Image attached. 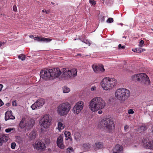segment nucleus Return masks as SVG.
<instances>
[{
	"label": "nucleus",
	"mask_w": 153,
	"mask_h": 153,
	"mask_svg": "<svg viewBox=\"0 0 153 153\" xmlns=\"http://www.w3.org/2000/svg\"><path fill=\"white\" fill-rule=\"evenodd\" d=\"M120 152H113V153H120Z\"/></svg>",
	"instance_id": "nucleus-64"
},
{
	"label": "nucleus",
	"mask_w": 153,
	"mask_h": 153,
	"mask_svg": "<svg viewBox=\"0 0 153 153\" xmlns=\"http://www.w3.org/2000/svg\"><path fill=\"white\" fill-rule=\"evenodd\" d=\"M113 19L112 18H109L107 20V22L108 23H111L113 22Z\"/></svg>",
	"instance_id": "nucleus-32"
},
{
	"label": "nucleus",
	"mask_w": 153,
	"mask_h": 153,
	"mask_svg": "<svg viewBox=\"0 0 153 153\" xmlns=\"http://www.w3.org/2000/svg\"><path fill=\"white\" fill-rule=\"evenodd\" d=\"M100 124L108 132H110L112 130L114 124L113 121L109 118H106L101 121Z\"/></svg>",
	"instance_id": "nucleus-7"
},
{
	"label": "nucleus",
	"mask_w": 153,
	"mask_h": 153,
	"mask_svg": "<svg viewBox=\"0 0 153 153\" xmlns=\"http://www.w3.org/2000/svg\"><path fill=\"white\" fill-rule=\"evenodd\" d=\"M84 106V102L82 101H79L77 102L74 106L73 111L76 114H78L83 109Z\"/></svg>",
	"instance_id": "nucleus-9"
},
{
	"label": "nucleus",
	"mask_w": 153,
	"mask_h": 153,
	"mask_svg": "<svg viewBox=\"0 0 153 153\" xmlns=\"http://www.w3.org/2000/svg\"><path fill=\"white\" fill-rule=\"evenodd\" d=\"M117 83V81L114 78L105 77L101 81L100 85L104 90L107 91L112 89Z\"/></svg>",
	"instance_id": "nucleus-4"
},
{
	"label": "nucleus",
	"mask_w": 153,
	"mask_h": 153,
	"mask_svg": "<svg viewBox=\"0 0 153 153\" xmlns=\"http://www.w3.org/2000/svg\"><path fill=\"white\" fill-rule=\"evenodd\" d=\"M123 150V146L118 144L116 145L113 149V152H120Z\"/></svg>",
	"instance_id": "nucleus-17"
},
{
	"label": "nucleus",
	"mask_w": 153,
	"mask_h": 153,
	"mask_svg": "<svg viewBox=\"0 0 153 153\" xmlns=\"http://www.w3.org/2000/svg\"><path fill=\"white\" fill-rule=\"evenodd\" d=\"M138 77V74H135L131 76V78L133 80L137 81V78Z\"/></svg>",
	"instance_id": "nucleus-27"
},
{
	"label": "nucleus",
	"mask_w": 153,
	"mask_h": 153,
	"mask_svg": "<svg viewBox=\"0 0 153 153\" xmlns=\"http://www.w3.org/2000/svg\"><path fill=\"white\" fill-rule=\"evenodd\" d=\"M51 4H54V3H53V2H51Z\"/></svg>",
	"instance_id": "nucleus-60"
},
{
	"label": "nucleus",
	"mask_w": 153,
	"mask_h": 153,
	"mask_svg": "<svg viewBox=\"0 0 153 153\" xmlns=\"http://www.w3.org/2000/svg\"><path fill=\"white\" fill-rule=\"evenodd\" d=\"M34 123L35 121L32 119L23 118L19 123V126L21 128L26 127L27 129H30L33 127Z\"/></svg>",
	"instance_id": "nucleus-6"
},
{
	"label": "nucleus",
	"mask_w": 153,
	"mask_h": 153,
	"mask_svg": "<svg viewBox=\"0 0 153 153\" xmlns=\"http://www.w3.org/2000/svg\"><path fill=\"white\" fill-rule=\"evenodd\" d=\"M123 38H125L126 39V37L124 36H123Z\"/></svg>",
	"instance_id": "nucleus-59"
},
{
	"label": "nucleus",
	"mask_w": 153,
	"mask_h": 153,
	"mask_svg": "<svg viewBox=\"0 0 153 153\" xmlns=\"http://www.w3.org/2000/svg\"><path fill=\"white\" fill-rule=\"evenodd\" d=\"M15 130V128H8L6 129L5 131L7 133H9L10 132L12 131H13Z\"/></svg>",
	"instance_id": "nucleus-30"
},
{
	"label": "nucleus",
	"mask_w": 153,
	"mask_h": 153,
	"mask_svg": "<svg viewBox=\"0 0 153 153\" xmlns=\"http://www.w3.org/2000/svg\"><path fill=\"white\" fill-rule=\"evenodd\" d=\"M15 119V117L12 115V114L9 117V119L14 120Z\"/></svg>",
	"instance_id": "nucleus-43"
},
{
	"label": "nucleus",
	"mask_w": 153,
	"mask_h": 153,
	"mask_svg": "<svg viewBox=\"0 0 153 153\" xmlns=\"http://www.w3.org/2000/svg\"><path fill=\"white\" fill-rule=\"evenodd\" d=\"M92 68L94 71L96 73L100 72H103L105 71V69L102 65H93L92 66Z\"/></svg>",
	"instance_id": "nucleus-15"
},
{
	"label": "nucleus",
	"mask_w": 153,
	"mask_h": 153,
	"mask_svg": "<svg viewBox=\"0 0 153 153\" xmlns=\"http://www.w3.org/2000/svg\"><path fill=\"white\" fill-rule=\"evenodd\" d=\"M69 137L68 136H66L65 137V140H68V139H69Z\"/></svg>",
	"instance_id": "nucleus-50"
},
{
	"label": "nucleus",
	"mask_w": 153,
	"mask_h": 153,
	"mask_svg": "<svg viewBox=\"0 0 153 153\" xmlns=\"http://www.w3.org/2000/svg\"><path fill=\"white\" fill-rule=\"evenodd\" d=\"M96 87L94 86H92L91 87V91H95L96 90Z\"/></svg>",
	"instance_id": "nucleus-40"
},
{
	"label": "nucleus",
	"mask_w": 153,
	"mask_h": 153,
	"mask_svg": "<svg viewBox=\"0 0 153 153\" xmlns=\"http://www.w3.org/2000/svg\"><path fill=\"white\" fill-rule=\"evenodd\" d=\"M118 25H121L122 26H123V24L122 23H120L119 24H118Z\"/></svg>",
	"instance_id": "nucleus-57"
},
{
	"label": "nucleus",
	"mask_w": 153,
	"mask_h": 153,
	"mask_svg": "<svg viewBox=\"0 0 153 153\" xmlns=\"http://www.w3.org/2000/svg\"><path fill=\"white\" fill-rule=\"evenodd\" d=\"M144 43V41L143 40H141L139 42V46L140 47H142L143 46Z\"/></svg>",
	"instance_id": "nucleus-36"
},
{
	"label": "nucleus",
	"mask_w": 153,
	"mask_h": 153,
	"mask_svg": "<svg viewBox=\"0 0 153 153\" xmlns=\"http://www.w3.org/2000/svg\"><path fill=\"white\" fill-rule=\"evenodd\" d=\"M79 40H80L82 42V40H83L81 38H79Z\"/></svg>",
	"instance_id": "nucleus-58"
},
{
	"label": "nucleus",
	"mask_w": 153,
	"mask_h": 153,
	"mask_svg": "<svg viewBox=\"0 0 153 153\" xmlns=\"http://www.w3.org/2000/svg\"><path fill=\"white\" fill-rule=\"evenodd\" d=\"M51 120L49 115L46 114L42 117L39 121V125L42 128H47L50 126Z\"/></svg>",
	"instance_id": "nucleus-8"
},
{
	"label": "nucleus",
	"mask_w": 153,
	"mask_h": 153,
	"mask_svg": "<svg viewBox=\"0 0 153 153\" xmlns=\"http://www.w3.org/2000/svg\"><path fill=\"white\" fill-rule=\"evenodd\" d=\"M6 105L7 106H9L10 104L9 103H7L6 104Z\"/></svg>",
	"instance_id": "nucleus-55"
},
{
	"label": "nucleus",
	"mask_w": 153,
	"mask_h": 153,
	"mask_svg": "<svg viewBox=\"0 0 153 153\" xmlns=\"http://www.w3.org/2000/svg\"><path fill=\"white\" fill-rule=\"evenodd\" d=\"M98 113L99 114H101L102 113V111L101 110H100L98 111Z\"/></svg>",
	"instance_id": "nucleus-49"
},
{
	"label": "nucleus",
	"mask_w": 153,
	"mask_h": 153,
	"mask_svg": "<svg viewBox=\"0 0 153 153\" xmlns=\"http://www.w3.org/2000/svg\"><path fill=\"white\" fill-rule=\"evenodd\" d=\"M128 126L127 125H125L124 127V129L125 131H128Z\"/></svg>",
	"instance_id": "nucleus-39"
},
{
	"label": "nucleus",
	"mask_w": 153,
	"mask_h": 153,
	"mask_svg": "<svg viewBox=\"0 0 153 153\" xmlns=\"http://www.w3.org/2000/svg\"><path fill=\"white\" fill-rule=\"evenodd\" d=\"M146 129L147 128L146 127L144 126H141L139 128V130L140 131V132H144Z\"/></svg>",
	"instance_id": "nucleus-25"
},
{
	"label": "nucleus",
	"mask_w": 153,
	"mask_h": 153,
	"mask_svg": "<svg viewBox=\"0 0 153 153\" xmlns=\"http://www.w3.org/2000/svg\"><path fill=\"white\" fill-rule=\"evenodd\" d=\"M105 106L106 103L103 99L100 97H96L89 102V107L91 111L94 112L103 109Z\"/></svg>",
	"instance_id": "nucleus-2"
},
{
	"label": "nucleus",
	"mask_w": 153,
	"mask_h": 153,
	"mask_svg": "<svg viewBox=\"0 0 153 153\" xmlns=\"http://www.w3.org/2000/svg\"><path fill=\"white\" fill-rule=\"evenodd\" d=\"M125 46H122L121 44H119L118 45V48L119 49H123L125 48Z\"/></svg>",
	"instance_id": "nucleus-38"
},
{
	"label": "nucleus",
	"mask_w": 153,
	"mask_h": 153,
	"mask_svg": "<svg viewBox=\"0 0 153 153\" xmlns=\"http://www.w3.org/2000/svg\"><path fill=\"white\" fill-rule=\"evenodd\" d=\"M33 146L35 149L40 151L43 150L45 148L44 143L40 141H36L34 144H33Z\"/></svg>",
	"instance_id": "nucleus-12"
},
{
	"label": "nucleus",
	"mask_w": 153,
	"mask_h": 153,
	"mask_svg": "<svg viewBox=\"0 0 153 153\" xmlns=\"http://www.w3.org/2000/svg\"><path fill=\"white\" fill-rule=\"evenodd\" d=\"M81 54H78V55H81Z\"/></svg>",
	"instance_id": "nucleus-63"
},
{
	"label": "nucleus",
	"mask_w": 153,
	"mask_h": 153,
	"mask_svg": "<svg viewBox=\"0 0 153 153\" xmlns=\"http://www.w3.org/2000/svg\"><path fill=\"white\" fill-rule=\"evenodd\" d=\"M63 92L64 93H68L70 91V89L67 86H65L63 88Z\"/></svg>",
	"instance_id": "nucleus-23"
},
{
	"label": "nucleus",
	"mask_w": 153,
	"mask_h": 153,
	"mask_svg": "<svg viewBox=\"0 0 153 153\" xmlns=\"http://www.w3.org/2000/svg\"><path fill=\"white\" fill-rule=\"evenodd\" d=\"M57 145L58 147L62 149H64L65 146L64 145L63 141V136L60 135L58 137L56 141Z\"/></svg>",
	"instance_id": "nucleus-16"
},
{
	"label": "nucleus",
	"mask_w": 153,
	"mask_h": 153,
	"mask_svg": "<svg viewBox=\"0 0 153 153\" xmlns=\"http://www.w3.org/2000/svg\"><path fill=\"white\" fill-rule=\"evenodd\" d=\"M152 132H153V128H152Z\"/></svg>",
	"instance_id": "nucleus-61"
},
{
	"label": "nucleus",
	"mask_w": 153,
	"mask_h": 153,
	"mask_svg": "<svg viewBox=\"0 0 153 153\" xmlns=\"http://www.w3.org/2000/svg\"><path fill=\"white\" fill-rule=\"evenodd\" d=\"M142 143L144 147L147 149H153L152 142L147 138H143L142 140Z\"/></svg>",
	"instance_id": "nucleus-13"
},
{
	"label": "nucleus",
	"mask_w": 153,
	"mask_h": 153,
	"mask_svg": "<svg viewBox=\"0 0 153 153\" xmlns=\"http://www.w3.org/2000/svg\"><path fill=\"white\" fill-rule=\"evenodd\" d=\"M65 132H66L67 134L68 135V137H70L71 136V133L69 132V131H66Z\"/></svg>",
	"instance_id": "nucleus-46"
},
{
	"label": "nucleus",
	"mask_w": 153,
	"mask_h": 153,
	"mask_svg": "<svg viewBox=\"0 0 153 153\" xmlns=\"http://www.w3.org/2000/svg\"><path fill=\"white\" fill-rule=\"evenodd\" d=\"M18 58L19 59L23 61L25 59V56L24 54H22L18 56Z\"/></svg>",
	"instance_id": "nucleus-26"
},
{
	"label": "nucleus",
	"mask_w": 153,
	"mask_h": 153,
	"mask_svg": "<svg viewBox=\"0 0 153 153\" xmlns=\"http://www.w3.org/2000/svg\"><path fill=\"white\" fill-rule=\"evenodd\" d=\"M89 3L91 4L94 5L96 4V2L94 0H89Z\"/></svg>",
	"instance_id": "nucleus-33"
},
{
	"label": "nucleus",
	"mask_w": 153,
	"mask_h": 153,
	"mask_svg": "<svg viewBox=\"0 0 153 153\" xmlns=\"http://www.w3.org/2000/svg\"><path fill=\"white\" fill-rule=\"evenodd\" d=\"M29 37L32 39L34 38V40L38 42H48L51 41L52 39L50 38H46L42 37H37L34 38V36L32 35H30Z\"/></svg>",
	"instance_id": "nucleus-14"
},
{
	"label": "nucleus",
	"mask_w": 153,
	"mask_h": 153,
	"mask_svg": "<svg viewBox=\"0 0 153 153\" xmlns=\"http://www.w3.org/2000/svg\"><path fill=\"white\" fill-rule=\"evenodd\" d=\"M1 125H0V131L1 130Z\"/></svg>",
	"instance_id": "nucleus-62"
},
{
	"label": "nucleus",
	"mask_w": 153,
	"mask_h": 153,
	"mask_svg": "<svg viewBox=\"0 0 153 153\" xmlns=\"http://www.w3.org/2000/svg\"><path fill=\"white\" fill-rule=\"evenodd\" d=\"M143 49L140 48H135V51L137 53H140L143 52Z\"/></svg>",
	"instance_id": "nucleus-31"
},
{
	"label": "nucleus",
	"mask_w": 153,
	"mask_h": 153,
	"mask_svg": "<svg viewBox=\"0 0 153 153\" xmlns=\"http://www.w3.org/2000/svg\"><path fill=\"white\" fill-rule=\"evenodd\" d=\"M128 113L129 114H133L134 113V112L132 109H130L128 111Z\"/></svg>",
	"instance_id": "nucleus-37"
},
{
	"label": "nucleus",
	"mask_w": 153,
	"mask_h": 153,
	"mask_svg": "<svg viewBox=\"0 0 153 153\" xmlns=\"http://www.w3.org/2000/svg\"><path fill=\"white\" fill-rule=\"evenodd\" d=\"M77 70L76 68L70 70L68 68H63L61 71L58 68L42 70L40 74L41 78L47 80L51 77L55 78L58 77L61 74L63 77L67 79L73 78L77 76Z\"/></svg>",
	"instance_id": "nucleus-1"
},
{
	"label": "nucleus",
	"mask_w": 153,
	"mask_h": 153,
	"mask_svg": "<svg viewBox=\"0 0 153 153\" xmlns=\"http://www.w3.org/2000/svg\"><path fill=\"white\" fill-rule=\"evenodd\" d=\"M132 51H134V52H136V51H135V49H132Z\"/></svg>",
	"instance_id": "nucleus-56"
},
{
	"label": "nucleus",
	"mask_w": 153,
	"mask_h": 153,
	"mask_svg": "<svg viewBox=\"0 0 153 153\" xmlns=\"http://www.w3.org/2000/svg\"><path fill=\"white\" fill-rule=\"evenodd\" d=\"M67 151L69 153H70L74 151V149L71 147H70L67 149Z\"/></svg>",
	"instance_id": "nucleus-28"
},
{
	"label": "nucleus",
	"mask_w": 153,
	"mask_h": 153,
	"mask_svg": "<svg viewBox=\"0 0 153 153\" xmlns=\"http://www.w3.org/2000/svg\"><path fill=\"white\" fill-rule=\"evenodd\" d=\"M65 137H66V136H68V135L67 134L66 132H65Z\"/></svg>",
	"instance_id": "nucleus-52"
},
{
	"label": "nucleus",
	"mask_w": 153,
	"mask_h": 153,
	"mask_svg": "<svg viewBox=\"0 0 153 153\" xmlns=\"http://www.w3.org/2000/svg\"><path fill=\"white\" fill-rule=\"evenodd\" d=\"M130 96V91L126 88H123L117 89L115 93V97L121 103L124 102Z\"/></svg>",
	"instance_id": "nucleus-3"
},
{
	"label": "nucleus",
	"mask_w": 153,
	"mask_h": 153,
	"mask_svg": "<svg viewBox=\"0 0 153 153\" xmlns=\"http://www.w3.org/2000/svg\"><path fill=\"white\" fill-rule=\"evenodd\" d=\"M42 12L43 13L46 12L47 13H48L46 10H42Z\"/></svg>",
	"instance_id": "nucleus-51"
},
{
	"label": "nucleus",
	"mask_w": 153,
	"mask_h": 153,
	"mask_svg": "<svg viewBox=\"0 0 153 153\" xmlns=\"http://www.w3.org/2000/svg\"><path fill=\"white\" fill-rule=\"evenodd\" d=\"M12 105L13 106L16 105V101H13L12 102Z\"/></svg>",
	"instance_id": "nucleus-44"
},
{
	"label": "nucleus",
	"mask_w": 153,
	"mask_h": 153,
	"mask_svg": "<svg viewBox=\"0 0 153 153\" xmlns=\"http://www.w3.org/2000/svg\"><path fill=\"white\" fill-rule=\"evenodd\" d=\"M3 87V85L2 84H0V91L1 90L2 88Z\"/></svg>",
	"instance_id": "nucleus-48"
},
{
	"label": "nucleus",
	"mask_w": 153,
	"mask_h": 153,
	"mask_svg": "<svg viewBox=\"0 0 153 153\" xmlns=\"http://www.w3.org/2000/svg\"><path fill=\"white\" fill-rule=\"evenodd\" d=\"M74 137L75 139L77 141L79 140L80 137L81 135L78 132H76L74 133Z\"/></svg>",
	"instance_id": "nucleus-21"
},
{
	"label": "nucleus",
	"mask_w": 153,
	"mask_h": 153,
	"mask_svg": "<svg viewBox=\"0 0 153 153\" xmlns=\"http://www.w3.org/2000/svg\"><path fill=\"white\" fill-rule=\"evenodd\" d=\"M69 139L71 140H72V138H71V137L70 136V137H69Z\"/></svg>",
	"instance_id": "nucleus-53"
},
{
	"label": "nucleus",
	"mask_w": 153,
	"mask_h": 153,
	"mask_svg": "<svg viewBox=\"0 0 153 153\" xmlns=\"http://www.w3.org/2000/svg\"><path fill=\"white\" fill-rule=\"evenodd\" d=\"M36 134L34 131L31 132L29 134V137L31 139H33L35 138Z\"/></svg>",
	"instance_id": "nucleus-24"
},
{
	"label": "nucleus",
	"mask_w": 153,
	"mask_h": 153,
	"mask_svg": "<svg viewBox=\"0 0 153 153\" xmlns=\"http://www.w3.org/2000/svg\"><path fill=\"white\" fill-rule=\"evenodd\" d=\"M3 43L1 42L0 43V47H1Z\"/></svg>",
	"instance_id": "nucleus-54"
},
{
	"label": "nucleus",
	"mask_w": 153,
	"mask_h": 153,
	"mask_svg": "<svg viewBox=\"0 0 153 153\" xmlns=\"http://www.w3.org/2000/svg\"><path fill=\"white\" fill-rule=\"evenodd\" d=\"M95 149H101L103 147V143L102 142H97L95 143L94 145Z\"/></svg>",
	"instance_id": "nucleus-18"
},
{
	"label": "nucleus",
	"mask_w": 153,
	"mask_h": 153,
	"mask_svg": "<svg viewBox=\"0 0 153 153\" xmlns=\"http://www.w3.org/2000/svg\"><path fill=\"white\" fill-rule=\"evenodd\" d=\"M71 108L70 104L67 102L59 105L57 108V111L59 115L64 116L68 114Z\"/></svg>",
	"instance_id": "nucleus-5"
},
{
	"label": "nucleus",
	"mask_w": 153,
	"mask_h": 153,
	"mask_svg": "<svg viewBox=\"0 0 153 153\" xmlns=\"http://www.w3.org/2000/svg\"><path fill=\"white\" fill-rule=\"evenodd\" d=\"M83 146L86 149H89L90 148V145L89 143H85L83 144Z\"/></svg>",
	"instance_id": "nucleus-29"
},
{
	"label": "nucleus",
	"mask_w": 153,
	"mask_h": 153,
	"mask_svg": "<svg viewBox=\"0 0 153 153\" xmlns=\"http://www.w3.org/2000/svg\"><path fill=\"white\" fill-rule=\"evenodd\" d=\"M137 78L138 81L147 82L148 84L150 83V80L148 76L145 73L138 74Z\"/></svg>",
	"instance_id": "nucleus-11"
},
{
	"label": "nucleus",
	"mask_w": 153,
	"mask_h": 153,
	"mask_svg": "<svg viewBox=\"0 0 153 153\" xmlns=\"http://www.w3.org/2000/svg\"><path fill=\"white\" fill-rule=\"evenodd\" d=\"M18 139L19 140V141L21 142L22 141V138L21 137H18L16 139Z\"/></svg>",
	"instance_id": "nucleus-47"
},
{
	"label": "nucleus",
	"mask_w": 153,
	"mask_h": 153,
	"mask_svg": "<svg viewBox=\"0 0 153 153\" xmlns=\"http://www.w3.org/2000/svg\"><path fill=\"white\" fill-rule=\"evenodd\" d=\"M12 114V111H7L5 113V120L7 121L8 120H9V117Z\"/></svg>",
	"instance_id": "nucleus-19"
},
{
	"label": "nucleus",
	"mask_w": 153,
	"mask_h": 153,
	"mask_svg": "<svg viewBox=\"0 0 153 153\" xmlns=\"http://www.w3.org/2000/svg\"><path fill=\"white\" fill-rule=\"evenodd\" d=\"M58 128L59 131L63 129L65 127V125L60 122H58Z\"/></svg>",
	"instance_id": "nucleus-22"
},
{
	"label": "nucleus",
	"mask_w": 153,
	"mask_h": 153,
	"mask_svg": "<svg viewBox=\"0 0 153 153\" xmlns=\"http://www.w3.org/2000/svg\"><path fill=\"white\" fill-rule=\"evenodd\" d=\"M82 42L85 43L86 44L88 45H90V44L89 41L86 39H83V40H82Z\"/></svg>",
	"instance_id": "nucleus-34"
},
{
	"label": "nucleus",
	"mask_w": 153,
	"mask_h": 153,
	"mask_svg": "<svg viewBox=\"0 0 153 153\" xmlns=\"http://www.w3.org/2000/svg\"><path fill=\"white\" fill-rule=\"evenodd\" d=\"M6 137L4 135L0 134V143L2 145V143L4 141H7V140L6 139Z\"/></svg>",
	"instance_id": "nucleus-20"
},
{
	"label": "nucleus",
	"mask_w": 153,
	"mask_h": 153,
	"mask_svg": "<svg viewBox=\"0 0 153 153\" xmlns=\"http://www.w3.org/2000/svg\"><path fill=\"white\" fill-rule=\"evenodd\" d=\"M16 146V144L15 143H12L11 144V148L12 149H14Z\"/></svg>",
	"instance_id": "nucleus-35"
},
{
	"label": "nucleus",
	"mask_w": 153,
	"mask_h": 153,
	"mask_svg": "<svg viewBox=\"0 0 153 153\" xmlns=\"http://www.w3.org/2000/svg\"><path fill=\"white\" fill-rule=\"evenodd\" d=\"M13 9L14 11L16 12L17 11V9L16 6V5H14L13 7Z\"/></svg>",
	"instance_id": "nucleus-42"
},
{
	"label": "nucleus",
	"mask_w": 153,
	"mask_h": 153,
	"mask_svg": "<svg viewBox=\"0 0 153 153\" xmlns=\"http://www.w3.org/2000/svg\"><path fill=\"white\" fill-rule=\"evenodd\" d=\"M45 100L43 99L37 100L31 106V108L33 110L39 109L41 107L45 104Z\"/></svg>",
	"instance_id": "nucleus-10"
},
{
	"label": "nucleus",
	"mask_w": 153,
	"mask_h": 153,
	"mask_svg": "<svg viewBox=\"0 0 153 153\" xmlns=\"http://www.w3.org/2000/svg\"><path fill=\"white\" fill-rule=\"evenodd\" d=\"M103 2L102 3L104 4V3L106 4H107L109 2V0H104L102 1Z\"/></svg>",
	"instance_id": "nucleus-41"
},
{
	"label": "nucleus",
	"mask_w": 153,
	"mask_h": 153,
	"mask_svg": "<svg viewBox=\"0 0 153 153\" xmlns=\"http://www.w3.org/2000/svg\"><path fill=\"white\" fill-rule=\"evenodd\" d=\"M4 104V103L2 100L0 99V106H1Z\"/></svg>",
	"instance_id": "nucleus-45"
}]
</instances>
